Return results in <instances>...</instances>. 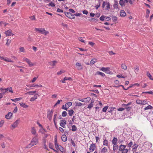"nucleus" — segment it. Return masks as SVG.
I'll list each match as a JSON object with an SVG mask.
<instances>
[{"mask_svg":"<svg viewBox=\"0 0 153 153\" xmlns=\"http://www.w3.org/2000/svg\"><path fill=\"white\" fill-rule=\"evenodd\" d=\"M37 136L38 135L36 134L35 137L33 138L30 143L27 146V148H30L33 146L36 145L38 143V139Z\"/></svg>","mask_w":153,"mask_h":153,"instance_id":"f257e3e1","label":"nucleus"},{"mask_svg":"<svg viewBox=\"0 0 153 153\" xmlns=\"http://www.w3.org/2000/svg\"><path fill=\"white\" fill-rule=\"evenodd\" d=\"M36 31H38L41 34H44L45 35H46L47 34L49 33V32L45 30L44 28H35Z\"/></svg>","mask_w":153,"mask_h":153,"instance_id":"f03ea898","label":"nucleus"},{"mask_svg":"<svg viewBox=\"0 0 153 153\" xmlns=\"http://www.w3.org/2000/svg\"><path fill=\"white\" fill-rule=\"evenodd\" d=\"M65 15L70 19H74L75 18L74 16L70 12H65Z\"/></svg>","mask_w":153,"mask_h":153,"instance_id":"7ed1b4c3","label":"nucleus"},{"mask_svg":"<svg viewBox=\"0 0 153 153\" xmlns=\"http://www.w3.org/2000/svg\"><path fill=\"white\" fill-rule=\"evenodd\" d=\"M137 104L141 105H145L147 104V102L145 100H137L136 101Z\"/></svg>","mask_w":153,"mask_h":153,"instance_id":"20e7f679","label":"nucleus"},{"mask_svg":"<svg viewBox=\"0 0 153 153\" xmlns=\"http://www.w3.org/2000/svg\"><path fill=\"white\" fill-rule=\"evenodd\" d=\"M19 121V120H16V121L15 122H14L13 123V124L11 125V126L12 127V128H11V129H13L15 128L17 126Z\"/></svg>","mask_w":153,"mask_h":153,"instance_id":"39448f33","label":"nucleus"},{"mask_svg":"<svg viewBox=\"0 0 153 153\" xmlns=\"http://www.w3.org/2000/svg\"><path fill=\"white\" fill-rule=\"evenodd\" d=\"M53 111L51 110L48 111L47 115V117L49 120H51L52 117V115L53 114Z\"/></svg>","mask_w":153,"mask_h":153,"instance_id":"423d86ee","label":"nucleus"},{"mask_svg":"<svg viewBox=\"0 0 153 153\" xmlns=\"http://www.w3.org/2000/svg\"><path fill=\"white\" fill-rule=\"evenodd\" d=\"M100 70L103 72L108 73L110 70V68L109 67H102L100 69Z\"/></svg>","mask_w":153,"mask_h":153,"instance_id":"0eeeda50","label":"nucleus"},{"mask_svg":"<svg viewBox=\"0 0 153 153\" xmlns=\"http://www.w3.org/2000/svg\"><path fill=\"white\" fill-rule=\"evenodd\" d=\"M96 148V146L95 144H92L89 148V150L91 152H92L94 151Z\"/></svg>","mask_w":153,"mask_h":153,"instance_id":"6e6552de","label":"nucleus"},{"mask_svg":"<svg viewBox=\"0 0 153 153\" xmlns=\"http://www.w3.org/2000/svg\"><path fill=\"white\" fill-rule=\"evenodd\" d=\"M6 36H9L11 35H13L14 34L12 33V30L11 29L8 30L7 31H6L5 32Z\"/></svg>","mask_w":153,"mask_h":153,"instance_id":"1a4fd4ad","label":"nucleus"},{"mask_svg":"<svg viewBox=\"0 0 153 153\" xmlns=\"http://www.w3.org/2000/svg\"><path fill=\"white\" fill-rule=\"evenodd\" d=\"M91 98L89 97H88L86 98L83 99H78V100L84 102H87L91 100Z\"/></svg>","mask_w":153,"mask_h":153,"instance_id":"9d476101","label":"nucleus"},{"mask_svg":"<svg viewBox=\"0 0 153 153\" xmlns=\"http://www.w3.org/2000/svg\"><path fill=\"white\" fill-rule=\"evenodd\" d=\"M76 65L77 67L78 70H82L83 68L82 66L79 62H76Z\"/></svg>","mask_w":153,"mask_h":153,"instance_id":"9b49d317","label":"nucleus"},{"mask_svg":"<svg viewBox=\"0 0 153 153\" xmlns=\"http://www.w3.org/2000/svg\"><path fill=\"white\" fill-rule=\"evenodd\" d=\"M13 114L11 112H9L5 116L6 118L7 119H10L11 117Z\"/></svg>","mask_w":153,"mask_h":153,"instance_id":"f8f14e48","label":"nucleus"},{"mask_svg":"<svg viewBox=\"0 0 153 153\" xmlns=\"http://www.w3.org/2000/svg\"><path fill=\"white\" fill-rule=\"evenodd\" d=\"M57 63V61H52L50 62H49V64L50 65L52 66V67L53 68L56 64Z\"/></svg>","mask_w":153,"mask_h":153,"instance_id":"ddd939ff","label":"nucleus"},{"mask_svg":"<svg viewBox=\"0 0 153 153\" xmlns=\"http://www.w3.org/2000/svg\"><path fill=\"white\" fill-rule=\"evenodd\" d=\"M126 147V145H120L119 146V150L122 151L123 150L125 149Z\"/></svg>","mask_w":153,"mask_h":153,"instance_id":"4468645a","label":"nucleus"},{"mask_svg":"<svg viewBox=\"0 0 153 153\" xmlns=\"http://www.w3.org/2000/svg\"><path fill=\"white\" fill-rule=\"evenodd\" d=\"M62 140L63 142H65L67 140V137L65 134H63L62 136Z\"/></svg>","mask_w":153,"mask_h":153,"instance_id":"2eb2a0df","label":"nucleus"},{"mask_svg":"<svg viewBox=\"0 0 153 153\" xmlns=\"http://www.w3.org/2000/svg\"><path fill=\"white\" fill-rule=\"evenodd\" d=\"M120 15L121 16L125 17L126 16V14L124 10H122L120 11Z\"/></svg>","mask_w":153,"mask_h":153,"instance_id":"dca6fc26","label":"nucleus"},{"mask_svg":"<svg viewBox=\"0 0 153 153\" xmlns=\"http://www.w3.org/2000/svg\"><path fill=\"white\" fill-rule=\"evenodd\" d=\"M31 132L32 134L34 135H36V132L35 129L34 128V127H32L31 128Z\"/></svg>","mask_w":153,"mask_h":153,"instance_id":"f3484780","label":"nucleus"},{"mask_svg":"<svg viewBox=\"0 0 153 153\" xmlns=\"http://www.w3.org/2000/svg\"><path fill=\"white\" fill-rule=\"evenodd\" d=\"M96 74L100 75L102 77H104L105 76V75L104 73L99 71H97V72H96Z\"/></svg>","mask_w":153,"mask_h":153,"instance_id":"a211bd4d","label":"nucleus"},{"mask_svg":"<svg viewBox=\"0 0 153 153\" xmlns=\"http://www.w3.org/2000/svg\"><path fill=\"white\" fill-rule=\"evenodd\" d=\"M36 91H28L25 93V94H28L30 95H33V94H35L36 93Z\"/></svg>","mask_w":153,"mask_h":153,"instance_id":"6ab92c4d","label":"nucleus"},{"mask_svg":"<svg viewBox=\"0 0 153 153\" xmlns=\"http://www.w3.org/2000/svg\"><path fill=\"white\" fill-rule=\"evenodd\" d=\"M117 139L116 137H114L112 140V143L113 144H117Z\"/></svg>","mask_w":153,"mask_h":153,"instance_id":"aec40b11","label":"nucleus"},{"mask_svg":"<svg viewBox=\"0 0 153 153\" xmlns=\"http://www.w3.org/2000/svg\"><path fill=\"white\" fill-rule=\"evenodd\" d=\"M66 121L65 120H61V122L60 123V125L61 126H62V125H65L66 124Z\"/></svg>","mask_w":153,"mask_h":153,"instance_id":"412c9836","label":"nucleus"},{"mask_svg":"<svg viewBox=\"0 0 153 153\" xmlns=\"http://www.w3.org/2000/svg\"><path fill=\"white\" fill-rule=\"evenodd\" d=\"M72 103L71 102H69L65 104V107H68V108L71 106Z\"/></svg>","mask_w":153,"mask_h":153,"instance_id":"4be33fe9","label":"nucleus"},{"mask_svg":"<svg viewBox=\"0 0 153 153\" xmlns=\"http://www.w3.org/2000/svg\"><path fill=\"white\" fill-rule=\"evenodd\" d=\"M75 104L76 106H81L83 105L81 103L77 102H75Z\"/></svg>","mask_w":153,"mask_h":153,"instance_id":"5701e85b","label":"nucleus"},{"mask_svg":"<svg viewBox=\"0 0 153 153\" xmlns=\"http://www.w3.org/2000/svg\"><path fill=\"white\" fill-rule=\"evenodd\" d=\"M22 99V98L19 97L18 98H16L14 99H11V100L13 102H16V101L21 100Z\"/></svg>","mask_w":153,"mask_h":153,"instance_id":"b1692460","label":"nucleus"},{"mask_svg":"<svg viewBox=\"0 0 153 153\" xmlns=\"http://www.w3.org/2000/svg\"><path fill=\"white\" fill-rule=\"evenodd\" d=\"M19 104L22 107L24 108H26L28 107V106L26 105L25 103H19Z\"/></svg>","mask_w":153,"mask_h":153,"instance_id":"393cba45","label":"nucleus"},{"mask_svg":"<svg viewBox=\"0 0 153 153\" xmlns=\"http://www.w3.org/2000/svg\"><path fill=\"white\" fill-rule=\"evenodd\" d=\"M94 101H91V103L88 105L87 108H91L92 107H93V104Z\"/></svg>","mask_w":153,"mask_h":153,"instance_id":"a878e982","label":"nucleus"},{"mask_svg":"<svg viewBox=\"0 0 153 153\" xmlns=\"http://www.w3.org/2000/svg\"><path fill=\"white\" fill-rule=\"evenodd\" d=\"M124 3L125 2L123 0H120L119 1V4L122 7L125 5Z\"/></svg>","mask_w":153,"mask_h":153,"instance_id":"bb28decb","label":"nucleus"},{"mask_svg":"<svg viewBox=\"0 0 153 153\" xmlns=\"http://www.w3.org/2000/svg\"><path fill=\"white\" fill-rule=\"evenodd\" d=\"M107 149L105 147L103 148L102 149L101 151V152H102L103 153H105L107 151Z\"/></svg>","mask_w":153,"mask_h":153,"instance_id":"cd10ccee","label":"nucleus"},{"mask_svg":"<svg viewBox=\"0 0 153 153\" xmlns=\"http://www.w3.org/2000/svg\"><path fill=\"white\" fill-rule=\"evenodd\" d=\"M77 129V128L76 126L73 125L72 126V131H76Z\"/></svg>","mask_w":153,"mask_h":153,"instance_id":"c85d7f7f","label":"nucleus"},{"mask_svg":"<svg viewBox=\"0 0 153 153\" xmlns=\"http://www.w3.org/2000/svg\"><path fill=\"white\" fill-rule=\"evenodd\" d=\"M68 114L70 116H72L73 113L74 112V111L73 110H68Z\"/></svg>","mask_w":153,"mask_h":153,"instance_id":"c756f323","label":"nucleus"},{"mask_svg":"<svg viewBox=\"0 0 153 153\" xmlns=\"http://www.w3.org/2000/svg\"><path fill=\"white\" fill-rule=\"evenodd\" d=\"M121 67L123 68V69L124 70H126L127 69V67L126 65L125 64H122L121 65Z\"/></svg>","mask_w":153,"mask_h":153,"instance_id":"7c9ffc66","label":"nucleus"},{"mask_svg":"<svg viewBox=\"0 0 153 153\" xmlns=\"http://www.w3.org/2000/svg\"><path fill=\"white\" fill-rule=\"evenodd\" d=\"M138 147V145H137L136 144H134L133 146V150H134V151H136L137 148Z\"/></svg>","mask_w":153,"mask_h":153,"instance_id":"2f4dec72","label":"nucleus"},{"mask_svg":"<svg viewBox=\"0 0 153 153\" xmlns=\"http://www.w3.org/2000/svg\"><path fill=\"white\" fill-rule=\"evenodd\" d=\"M4 61H5L6 62H13V61H12L10 59H9L6 57L5 58V59H4Z\"/></svg>","mask_w":153,"mask_h":153,"instance_id":"473e14b6","label":"nucleus"},{"mask_svg":"<svg viewBox=\"0 0 153 153\" xmlns=\"http://www.w3.org/2000/svg\"><path fill=\"white\" fill-rule=\"evenodd\" d=\"M108 141L106 139L103 142V145H104L107 146L108 145Z\"/></svg>","mask_w":153,"mask_h":153,"instance_id":"72a5a7b5","label":"nucleus"},{"mask_svg":"<svg viewBox=\"0 0 153 153\" xmlns=\"http://www.w3.org/2000/svg\"><path fill=\"white\" fill-rule=\"evenodd\" d=\"M57 148V149H58L60 151H61L62 153H63V148L61 146H58Z\"/></svg>","mask_w":153,"mask_h":153,"instance_id":"f704fd0d","label":"nucleus"},{"mask_svg":"<svg viewBox=\"0 0 153 153\" xmlns=\"http://www.w3.org/2000/svg\"><path fill=\"white\" fill-rule=\"evenodd\" d=\"M147 75L148 76V77L149 78V79L151 80H153V79L152 78V76L150 74V73L149 71L147 72Z\"/></svg>","mask_w":153,"mask_h":153,"instance_id":"c9c22d12","label":"nucleus"},{"mask_svg":"<svg viewBox=\"0 0 153 153\" xmlns=\"http://www.w3.org/2000/svg\"><path fill=\"white\" fill-rule=\"evenodd\" d=\"M118 147V146L117 144H113V150L114 151H115L117 150Z\"/></svg>","mask_w":153,"mask_h":153,"instance_id":"e433bc0d","label":"nucleus"},{"mask_svg":"<svg viewBox=\"0 0 153 153\" xmlns=\"http://www.w3.org/2000/svg\"><path fill=\"white\" fill-rule=\"evenodd\" d=\"M67 114V112L65 111H63L62 113V116L63 117H66Z\"/></svg>","mask_w":153,"mask_h":153,"instance_id":"4c0bfd02","label":"nucleus"},{"mask_svg":"<svg viewBox=\"0 0 153 153\" xmlns=\"http://www.w3.org/2000/svg\"><path fill=\"white\" fill-rule=\"evenodd\" d=\"M64 81H65L67 80H72V78L71 77H65L64 78Z\"/></svg>","mask_w":153,"mask_h":153,"instance_id":"58836bf2","label":"nucleus"},{"mask_svg":"<svg viewBox=\"0 0 153 153\" xmlns=\"http://www.w3.org/2000/svg\"><path fill=\"white\" fill-rule=\"evenodd\" d=\"M131 107L127 106L125 108V109H126V111H129L131 109Z\"/></svg>","mask_w":153,"mask_h":153,"instance_id":"ea45409f","label":"nucleus"},{"mask_svg":"<svg viewBox=\"0 0 153 153\" xmlns=\"http://www.w3.org/2000/svg\"><path fill=\"white\" fill-rule=\"evenodd\" d=\"M152 107L151 105H149L147 107H145L144 108L145 110H146L149 109H151L152 108Z\"/></svg>","mask_w":153,"mask_h":153,"instance_id":"a19ab883","label":"nucleus"},{"mask_svg":"<svg viewBox=\"0 0 153 153\" xmlns=\"http://www.w3.org/2000/svg\"><path fill=\"white\" fill-rule=\"evenodd\" d=\"M94 60H96V59H91L90 62V64L92 65L94 64L96 62V61Z\"/></svg>","mask_w":153,"mask_h":153,"instance_id":"79ce46f5","label":"nucleus"},{"mask_svg":"<svg viewBox=\"0 0 153 153\" xmlns=\"http://www.w3.org/2000/svg\"><path fill=\"white\" fill-rule=\"evenodd\" d=\"M108 106H105L102 109L103 112H105L108 108Z\"/></svg>","mask_w":153,"mask_h":153,"instance_id":"37998d69","label":"nucleus"},{"mask_svg":"<svg viewBox=\"0 0 153 153\" xmlns=\"http://www.w3.org/2000/svg\"><path fill=\"white\" fill-rule=\"evenodd\" d=\"M19 50L20 52H25V49L23 47H21L19 48Z\"/></svg>","mask_w":153,"mask_h":153,"instance_id":"c03bdc74","label":"nucleus"},{"mask_svg":"<svg viewBox=\"0 0 153 153\" xmlns=\"http://www.w3.org/2000/svg\"><path fill=\"white\" fill-rule=\"evenodd\" d=\"M112 19L114 22L117 21V18L116 16H113L112 18Z\"/></svg>","mask_w":153,"mask_h":153,"instance_id":"a18cd8bd","label":"nucleus"},{"mask_svg":"<svg viewBox=\"0 0 153 153\" xmlns=\"http://www.w3.org/2000/svg\"><path fill=\"white\" fill-rule=\"evenodd\" d=\"M48 5L49 6H51L52 7H54L55 6V5L54 4V3H53L52 2H51Z\"/></svg>","mask_w":153,"mask_h":153,"instance_id":"49530a36","label":"nucleus"},{"mask_svg":"<svg viewBox=\"0 0 153 153\" xmlns=\"http://www.w3.org/2000/svg\"><path fill=\"white\" fill-rule=\"evenodd\" d=\"M11 42V40L10 39H8L7 40V42L6 43V45H8Z\"/></svg>","mask_w":153,"mask_h":153,"instance_id":"de8ad7c7","label":"nucleus"},{"mask_svg":"<svg viewBox=\"0 0 153 153\" xmlns=\"http://www.w3.org/2000/svg\"><path fill=\"white\" fill-rule=\"evenodd\" d=\"M134 69L137 72H138L139 70V67L138 66H135L134 67Z\"/></svg>","mask_w":153,"mask_h":153,"instance_id":"09e8293b","label":"nucleus"},{"mask_svg":"<svg viewBox=\"0 0 153 153\" xmlns=\"http://www.w3.org/2000/svg\"><path fill=\"white\" fill-rule=\"evenodd\" d=\"M53 144L52 143H50L49 144V148L53 149Z\"/></svg>","mask_w":153,"mask_h":153,"instance_id":"8fccbe9b","label":"nucleus"},{"mask_svg":"<svg viewBox=\"0 0 153 153\" xmlns=\"http://www.w3.org/2000/svg\"><path fill=\"white\" fill-rule=\"evenodd\" d=\"M65 72V71L63 70V71H60L59 72H58L57 73V74L58 75H60L62 74V73H63Z\"/></svg>","mask_w":153,"mask_h":153,"instance_id":"3c124183","label":"nucleus"},{"mask_svg":"<svg viewBox=\"0 0 153 153\" xmlns=\"http://www.w3.org/2000/svg\"><path fill=\"white\" fill-rule=\"evenodd\" d=\"M122 151V153H127L128 152V150L127 149H125Z\"/></svg>","mask_w":153,"mask_h":153,"instance_id":"603ef678","label":"nucleus"},{"mask_svg":"<svg viewBox=\"0 0 153 153\" xmlns=\"http://www.w3.org/2000/svg\"><path fill=\"white\" fill-rule=\"evenodd\" d=\"M61 101H62V100H58L56 102V103L54 105V106L55 107V106H56L57 105L59 104V103H60V102H61Z\"/></svg>","mask_w":153,"mask_h":153,"instance_id":"864d4df0","label":"nucleus"},{"mask_svg":"<svg viewBox=\"0 0 153 153\" xmlns=\"http://www.w3.org/2000/svg\"><path fill=\"white\" fill-rule=\"evenodd\" d=\"M105 18V16H101L100 19L101 21H103L104 20V19Z\"/></svg>","mask_w":153,"mask_h":153,"instance_id":"5fc2aeb1","label":"nucleus"},{"mask_svg":"<svg viewBox=\"0 0 153 153\" xmlns=\"http://www.w3.org/2000/svg\"><path fill=\"white\" fill-rule=\"evenodd\" d=\"M30 19L32 20H35L36 19V18L34 16H30Z\"/></svg>","mask_w":153,"mask_h":153,"instance_id":"6e6d98bb","label":"nucleus"},{"mask_svg":"<svg viewBox=\"0 0 153 153\" xmlns=\"http://www.w3.org/2000/svg\"><path fill=\"white\" fill-rule=\"evenodd\" d=\"M106 8V9L108 10L110 8V4L109 3H107Z\"/></svg>","mask_w":153,"mask_h":153,"instance_id":"4d7b16f0","label":"nucleus"},{"mask_svg":"<svg viewBox=\"0 0 153 153\" xmlns=\"http://www.w3.org/2000/svg\"><path fill=\"white\" fill-rule=\"evenodd\" d=\"M57 114H55L54 116V117H53V121L54 123L56 125V123H55V120L56 118V117H57Z\"/></svg>","mask_w":153,"mask_h":153,"instance_id":"13d9d810","label":"nucleus"},{"mask_svg":"<svg viewBox=\"0 0 153 153\" xmlns=\"http://www.w3.org/2000/svg\"><path fill=\"white\" fill-rule=\"evenodd\" d=\"M114 8H117L118 7V6L117 3L115 4L114 5Z\"/></svg>","mask_w":153,"mask_h":153,"instance_id":"bf43d9fd","label":"nucleus"},{"mask_svg":"<svg viewBox=\"0 0 153 153\" xmlns=\"http://www.w3.org/2000/svg\"><path fill=\"white\" fill-rule=\"evenodd\" d=\"M57 11L58 12H63V10L59 8H58L57 10Z\"/></svg>","mask_w":153,"mask_h":153,"instance_id":"052dcab7","label":"nucleus"},{"mask_svg":"<svg viewBox=\"0 0 153 153\" xmlns=\"http://www.w3.org/2000/svg\"><path fill=\"white\" fill-rule=\"evenodd\" d=\"M133 145V143L132 141H131L128 144V146L129 147H131V146Z\"/></svg>","mask_w":153,"mask_h":153,"instance_id":"680f3d73","label":"nucleus"},{"mask_svg":"<svg viewBox=\"0 0 153 153\" xmlns=\"http://www.w3.org/2000/svg\"><path fill=\"white\" fill-rule=\"evenodd\" d=\"M79 40L82 42L85 43L84 40L82 39V37H79L78 38Z\"/></svg>","mask_w":153,"mask_h":153,"instance_id":"e2e57ef3","label":"nucleus"},{"mask_svg":"<svg viewBox=\"0 0 153 153\" xmlns=\"http://www.w3.org/2000/svg\"><path fill=\"white\" fill-rule=\"evenodd\" d=\"M4 123V121L3 120H1L0 121V127H1Z\"/></svg>","mask_w":153,"mask_h":153,"instance_id":"0e129e2a","label":"nucleus"},{"mask_svg":"<svg viewBox=\"0 0 153 153\" xmlns=\"http://www.w3.org/2000/svg\"><path fill=\"white\" fill-rule=\"evenodd\" d=\"M69 11L70 12H71L73 13H74L75 12V11L73 9H69Z\"/></svg>","mask_w":153,"mask_h":153,"instance_id":"69168bd1","label":"nucleus"},{"mask_svg":"<svg viewBox=\"0 0 153 153\" xmlns=\"http://www.w3.org/2000/svg\"><path fill=\"white\" fill-rule=\"evenodd\" d=\"M88 44L92 46H93L94 45V43L91 42H88Z\"/></svg>","mask_w":153,"mask_h":153,"instance_id":"338daca9","label":"nucleus"},{"mask_svg":"<svg viewBox=\"0 0 153 153\" xmlns=\"http://www.w3.org/2000/svg\"><path fill=\"white\" fill-rule=\"evenodd\" d=\"M59 131L62 132H64V130L61 127H59Z\"/></svg>","mask_w":153,"mask_h":153,"instance_id":"774afa93","label":"nucleus"}]
</instances>
